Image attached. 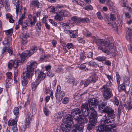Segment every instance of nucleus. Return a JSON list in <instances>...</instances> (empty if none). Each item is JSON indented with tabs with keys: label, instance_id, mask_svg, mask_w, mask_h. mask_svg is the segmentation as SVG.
Listing matches in <instances>:
<instances>
[{
	"label": "nucleus",
	"instance_id": "nucleus-1",
	"mask_svg": "<svg viewBox=\"0 0 132 132\" xmlns=\"http://www.w3.org/2000/svg\"><path fill=\"white\" fill-rule=\"evenodd\" d=\"M81 110L83 116L79 115L81 111L78 108L73 109L71 113L76 122L80 124L85 123L88 121V119L85 116L88 115L90 111L88 104L85 103L83 104L81 106Z\"/></svg>",
	"mask_w": 132,
	"mask_h": 132
},
{
	"label": "nucleus",
	"instance_id": "nucleus-2",
	"mask_svg": "<svg viewBox=\"0 0 132 132\" xmlns=\"http://www.w3.org/2000/svg\"><path fill=\"white\" fill-rule=\"evenodd\" d=\"M36 46L33 47L29 51H27L22 53L21 54L19 53L17 54V57L16 59L14 60H10L8 63V67L11 69L13 67L16 68L19 63L24 62L27 57L31 56L34 53L36 52L38 50Z\"/></svg>",
	"mask_w": 132,
	"mask_h": 132
},
{
	"label": "nucleus",
	"instance_id": "nucleus-3",
	"mask_svg": "<svg viewBox=\"0 0 132 132\" xmlns=\"http://www.w3.org/2000/svg\"><path fill=\"white\" fill-rule=\"evenodd\" d=\"M103 112L106 113L108 115L107 117L106 115L103 117L101 119V123L103 125L113 123L114 120V110L111 108L106 106L102 110Z\"/></svg>",
	"mask_w": 132,
	"mask_h": 132
},
{
	"label": "nucleus",
	"instance_id": "nucleus-4",
	"mask_svg": "<svg viewBox=\"0 0 132 132\" xmlns=\"http://www.w3.org/2000/svg\"><path fill=\"white\" fill-rule=\"evenodd\" d=\"M101 125L96 128V130L97 132L104 131V132H116V131L113 128L116 127V125L115 123L110 125H103L101 123L100 121Z\"/></svg>",
	"mask_w": 132,
	"mask_h": 132
},
{
	"label": "nucleus",
	"instance_id": "nucleus-5",
	"mask_svg": "<svg viewBox=\"0 0 132 132\" xmlns=\"http://www.w3.org/2000/svg\"><path fill=\"white\" fill-rule=\"evenodd\" d=\"M11 38L9 37L8 39H6L3 42L5 47L2 49V54H5L7 52H8L10 55H11L12 54V51L10 49V47H9L11 44Z\"/></svg>",
	"mask_w": 132,
	"mask_h": 132
},
{
	"label": "nucleus",
	"instance_id": "nucleus-6",
	"mask_svg": "<svg viewBox=\"0 0 132 132\" xmlns=\"http://www.w3.org/2000/svg\"><path fill=\"white\" fill-rule=\"evenodd\" d=\"M37 62L34 61H31L28 62L27 71L25 72L32 76L34 74V70L37 65Z\"/></svg>",
	"mask_w": 132,
	"mask_h": 132
},
{
	"label": "nucleus",
	"instance_id": "nucleus-7",
	"mask_svg": "<svg viewBox=\"0 0 132 132\" xmlns=\"http://www.w3.org/2000/svg\"><path fill=\"white\" fill-rule=\"evenodd\" d=\"M97 41L100 45L108 47L110 50L113 48V45L111 38H108L105 40L99 39Z\"/></svg>",
	"mask_w": 132,
	"mask_h": 132
},
{
	"label": "nucleus",
	"instance_id": "nucleus-8",
	"mask_svg": "<svg viewBox=\"0 0 132 132\" xmlns=\"http://www.w3.org/2000/svg\"><path fill=\"white\" fill-rule=\"evenodd\" d=\"M62 120L71 128H72L74 126V124L73 122L72 118L70 114H68L66 115Z\"/></svg>",
	"mask_w": 132,
	"mask_h": 132
},
{
	"label": "nucleus",
	"instance_id": "nucleus-9",
	"mask_svg": "<svg viewBox=\"0 0 132 132\" xmlns=\"http://www.w3.org/2000/svg\"><path fill=\"white\" fill-rule=\"evenodd\" d=\"M68 14V12L65 10H60L56 13L55 16V19L59 21H61L63 19L62 18L63 17L66 16Z\"/></svg>",
	"mask_w": 132,
	"mask_h": 132
},
{
	"label": "nucleus",
	"instance_id": "nucleus-10",
	"mask_svg": "<svg viewBox=\"0 0 132 132\" xmlns=\"http://www.w3.org/2000/svg\"><path fill=\"white\" fill-rule=\"evenodd\" d=\"M103 89V96L104 98L106 99L110 98L112 95V90L109 88L107 85H105L102 87Z\"/></svg>",
	"mask_w": 132,
	"mask_h": 132
},
{
	"label": "nucleus",
	"instance_id": "nucleus-11",
	"mask_svg": "<svg viewBox=\"0 0 132 132\" xmlns=\"http://www.w3.org/2000/svg\"><path fill=\"white\" fill-rule=\"evenodd\" d=\"M70 23L72 24L75 23H80L81 22L84 23L85 22H88L89 20L88 18H80L77 16H75L71 18V20Z\"/></svg>",
	"mask_w": 132,
	"mask_h": 132
},
{
	"label": "nucleus",
	"instance_id": "nucleus-12",
	"mask_svg": "<svg viewBox=\"0 0 132 132\" xmlns=\"http://www.w3.org/2000/svg\"><path fill=\"white\" fill-rule=\"evenodd\" d=\"M32 76L25 72L23 73V75H22V84L23 86H26L27 84L28 80L32 77Z\"/></svg>",
	"mask_w": 132,
	"mask_h": 132
},
{
	"label": "nucleus",
	"instance_id": "nucleus-13",
	"mask_svg": "<svg viewBox=\"0 0 132 132\" xmlns=\"http://www.w3.org/2000/svg\"><path fill=\"white\" fill-rule=\"evenodd\" d=\"M126 36L127 39H129L130 40V44L128 45V47L129 50L130 52L132 53V42H131V39L132 38V32L130 29L128 28L126 29Z\"/></svg>",
	"mask_w": 132,
	"mask_h": 132
},
{
	"label": "nucleus",
	"instance_id": "nucleus-14",
	"mask_svg": "<svg viewBox=\"0 0 132 132\" xmlns=\"http://www.w3.org/2000/svg\"><path fill=\"white\" fill-rule=\"evenodd\" d=\"M88 103L90 110L95 109L96 108L98 102L97 99L94 98H90L88 101Z\"/></svg>",
	"mask_w": 132,
	"mask_h": 132
},
{
	"label": "nucleus",
	"instance_id": "nucleus-15",
	"mask_svg": "<svg viewBox=\"0 0 132 132\" xmlns=\"http://www.w3.org/2000/svg\"><path fill=\"white\" fill-rule=\"evenodd\" d=\"M31 114L29 112H28L26 118V125L25 126L23 127V129L24 131L26 130V128H28L30 125V121L31 120Z\"/></svg>",
	"mask_w": 132,
	"mask_h": 132
},
{
	"label": "nucleus",
	"instance_id": "nucleus-16",
	"mask_svg": "<svg viewBox=\"0 0 132 132\" xmlns=\"http://www.w3.org/2000/svg\"><path fill=\"white\" fill-rule=\"evenodd\" d=\"M91 110H92L91 114L89 117V120L91 121H97V112L94 110V109Z\"/></svg>",
	"mask_w": 132,
	"mask_h": 132
},
{
	"label": "nucleus",
	"instance_id": "nucleus-17",
	"mask_svg": "<svg viewBox=\"0 0 132 132\" xmlns=\"http://www.w3.org/2000/svg\"><path fill=\"white\" fill-rule=\"evenodd\" d=\"M13 2L14 4L16 6V13L17 15L20 9L21 8V2L18 0H13Z\"/></svg>",
	"mask_w": 132,
	"mask_h": 132
},
{
	"label": "nucleus",
	"instance_id": "nucleus-18",
	"mask_svg": "<svg viewBox=\"0 0 132 132\" xmlns=\"http://www.w3.org/2000/svg\"><path fill=\"white\" fill-rule=\"evenodd\" d=\"M28 19L29 21H28V23H30L31 26H33L37 21L35 15L33 16V21H32V15H29L28 16Z\"/></svg>",
	"mask_w": 132,
	"mask_h": 132
},
{
	"label": "nucleus",
	"instance_id": "nucleus-19",
	"mask_svg": "<svg viewBox=\"0 0 132 132\" xmlns=\"http://www.w3.org/2000/svg\"><path fill=\"white\" fill-rule=\"evenodd\" d=\"M78 123L75 128L73 130L72 132H83L84 126L82 124L84 123Z\"/></svg>",
	"mask_w": 132,
	"mask_h": 132
},
{
	"label": "nucleus",
	"instance_id": "nucleus-20",
	"mask_svg": "<svg viewBox=\"0 0 132 132\" xmlns=\"http://www.w3.org/2000/svg\"><path fill=\"white\" fill-rule=\"evenodd\" d=\"M30 6H36L38 8H41L42 7V4L39 3L38 0H33L30 3Z\"/></svg>",
	"mask_w": 132,
	"mask_h": 132
},
{
	"label": "nucleus",
	"instance_id": "nucleus-21",
	"mask_svg": "<svg viewBox=\"0 0 132 132\" xmlns=\"http://www.w3.org/2000/svg\"><path fill=\"white\" fill-rule=\"evenodd\" d=\"M41 80L39 78H37L35 82L32 83L31 86L32 89L33 90H35L38 85L40 83Z\"/></svg>",
	"mask_w": 132,
	"mask_h": 132
},
{
	"label": "nucleus",
	"instance_id": "nucleus-22",
	"mask_svg": "<svg viewBox=\"0 0 132 132\" xmlns=\"http://www.w3.org/2000/svg\"><path fill=\"white\" fill-rule=\"evenodd\" d=\"M65 95V94L63 91H61V92L56 93L55 97L57 100L61 101L62 100L63 97Z\"/></svg>",
	"mask_w": 132,
	"mask_h": 132
},
{
	"label": "nucleus",
	"instance_id": "nucleus-23",
	"mask_svg": "<svg viewBox=\"0 0 132 132\" xmlns=\"http://www.w3.org/2000/svg\"><path fill=\"white\" fill-rule=\"evenodd\" d=\"M64 114L63 112L55 114L54 115V119L55 121H59L63 117Z\"/></svg>",
	"mask_w": 132,
	"mask_h": 132
},
{
	"label": "nucleus",
	"instance_id": "nucleus-24",
	"mask_svg": "<svg viewBox=\"0 0 132 132\" xmlns=\"http://www.w3.org/2000/svg\"><path fill=\"white\" fill-rule=\"evenodd\" d=\"M61 127L62 130L63 132H67L69 131L71 129L67 124L63 122L61 125Z\"/></svg>",
	"mask_w": 132,
	"mask_h": 132
},
{
	"label": "nucleus",
	"instance_id": "nucleus-25",
	"mask_svg": "<svg viewBox=\"0 0 132 132\" xmlns=\"http://www.w3.org/2000/svg\"><path fill=\"white\" fill-rule=\"evenodd\" d=\"M110 18H109V17L107 16L106 18V20L107 21V23L109 24L110 26L112 25V23L111 21V20L114 21L116 19V18L114 16L113 14H111L110 15Z\"/></svg>",
	"mask_w": 132,
	"mask_h": 132
},
{
	"label": "nucleus",
	"instance_id": "nucleus-26",
	"mask_svg": "<svg viewBox=\"0 0 132 132\" xmlns=\"http://www.w3.org/2000/svg\"><path fill=\"white\" fill-rule=\"evenodd\" d=\"M97 122V121H91L89 120V124L88 125L87 129L88 130H90L93 128Z\"/></svg>",
	"mask_w": 132,
	"mask_h": 132
},
{
	"label": "nucleus",
	"instance_id": "nucleus-27",
	"mask_svg": "<svg viewBox=\"0 0 132 132\" xmlns=\"http://www.w3.org/2000/svg\"><path fill=\"white\" fill-rule=\"evenodd\" d=\"M45 91L46 94L49 93L50 95V96L52 99L53 97V91L52 90L50 87H46L45 88Z\"/></svg>",
	"mask_w": 132,
	"mask_h": 132
},
{
	"label": "nucleus",
	"instance_id": "nucleus-28",
	"mask_svg": "<svg viewBox=\"0 0 132 132\" xmlns=\"http://www.w3.org/2000/svg\"><path fill=\"white\" fill-rule=\"evenodd\" d=\"M78 36V33L77 30L72 31L70 34L71 38H76Z\"/></svg>",
	"mask_w": 132,
	"mask_h": 132
},
{
	"label": "nucleus",
	"instance_id": "nucleus-29",
	"mask_svg": "<svg viewBox=\"0 0 132 132\" xmlns=\"http://www.w3.org/2000/svg\"><path fill=\"white\" fill-rule=\"evenodd\" d=\"M125 107L128 110L132 109V101L126 102L125 105Z\"/></svg>",
	"mask_w": 132,
	"mask_h": 132
},
{
	"label": "nucleus",
	"instance_id": "nucleus-30",
	"mask_svg": "<svg viewBox=\"0 0 132 132\" xmlns=\"http://www.w3.org/2000/svg\"><path fill=\"white\" fill-rule=\"evenodd\" d=\"M17 120H10L8 122V125L10 126H13L17 125Z\"/></svg>",
	"mask_w": 132,
	"mask_h": 132
},
{
	"label": "nucleus",
	"instance_id": "nucleus-31",
	"mask_svg": "<svg viewBox=\"0 0 132 132\" xmlns=\"http://www.w3.org/2000/svg\"><path fill=\"white\" fill-rule=\"evenodd\" d=\"M118 89L119 92H120L122 90H124L126 89L124 83L118 85Z\"/></svg>",
	"mask_w": 132,
	"mask_h": 132
},
{
	"label": "nucleus",
	"instance_id": "nucleus-32",
	"mask_svg": "<svg viewBox=\"0 0 132 132\" xmlns=\"http://www.w3.org/2000/svg\"><path fill=\"white\" fill-rule=\"evenodd\" d=\"M46 76V75L45 73H44L43 71H40L38 73V77L37 78L40 79H44L45 78Z\"/></svg>",
	"mask_w": 132,
	"mask_h": 132
},
{
	"label": "nucleus",
	"instance_id": "nucleus-33",
	"mask_svg": "<svg viewBox=\"0 0 132 132\" xmlns=\"http://www.w3.org/2000/svg\"><path fill=\"white\" fill-rule=\"evenodd\" d=\"M123 83L126 85H129L130 83V79L129 77L125 76L123 78Z\"/></svg>",
	"mask_w": 132,
	"mask_h": 132
},
{
	"label": "nucleus",
	"instance_id": "nucleus-34",
	"mask_svg": "<svg viewBox=\"0 0 132 132\" xmlns=\"http://www.w3.org/2000/svg\"><path fill=\"white\" fill-rule=\"evenodd\" d=\"M89 79L91 80V82L92 81L94 82H95L98 80V77L95 74L92 75Z\"/></svg>",
	"mask_w": 132,
	"mask_h": 132
},
{
	"label": "nucleus",
	"instance_id": "nucleus-35",
	"mask_svg": "<svg viewBox=\"0 0 132 132\" xmlns=\"http://www.w3.org/2000/svg\"><path fill=\"white\" fill-rule=\"evenodd\" d=\"M20 24V23H19ZM21 25L22 29V30H24L25 29H27V27L28 26L27 24L25 22L22 21L20 23Z\"/></svg>",
	"mask_w": 132,
	"mask_h": 132
},
{
	"label": "nucleus",
	"instance_id": "nucleus-36",
	"mask_svg": "<svg viewBox=\"0 0 132 132\" xmlns=\"http://www.w3.org/2000/svg\"><path fill=\"white\" fill-rule=\"evenodd\" d=\"M107 58L105 56H99L95 58V60L100 62H102L105 61Z\"/></svg>",
	"mask_w": 132,
	"mask_h": 132
},
{
	"label": "nucleus",
	"instance_id": "nucleus-37",
	"mask_svg": "<svg viewBox=\"0 0 132 132\" xmlns=\"http://www.w3.org/2000/svg\"><path fill=\"white\" fill-rule=\"evenodd\" d=\"M98 48L99 49L101 50L104 53H106L107 54H109L110 53L109 51L106 48H103L101 46H99L98 47Z\"/></svg>",
	"mask_w": 132,
	"mask_h": 132
},
{
	"label": "nucleus",
	"instance_id": "nucleus-38",
	"mask_svg": "<svg viewBox=\"0 0 132 132\" xmlns=\"http://www.w3.org/2000/svg\"><path fill=\"white\" fill-rule=\"evenodd\" d=\"M13 31V30L12 28L5 31L6 35L10 36L12 35Z\"/></svg>",
	"mask_w": 132,
	"mask_h": 132
},
{
	"label": "nucleus",
	"instance_id": "nucleus-39",
	"mask_svg": "<svg viewBox=\"0 0 132 132\" xmlns=\"http://www.w3.org/2000/svg\"><path fill=\"white\" fill-rule=\"evenodd\" d=\"M116 81L117 85L120 84V82L121 80V78L118 72H116Z\"/></svg>",
	"mask_w": 132,
	"mask_h": 132
},
{
	"label": "nucleus",
	"instance_id": "nucleus-40",
	"mask_svg": "<svg viewBox=\"0 0 132 132\" xmlns=\"http://www.w3.org/2000/svg\"><path fill=\"white\" fill-rule=\"evenodd\" d=\"M77 4L80 5L82 6H84V3L83 1L80 0H74Z\"/></svg>",
	"mask_w": 132,
	"mask_h": 132
},
{
	"label": "nucleus",
	"instance_id": "nucleus-41",
	"mask_svg": "<svg viewBox=\"0 0 132 132\" xmlns=\"http://www.w3.org/2000/svg\"><path fill=\"white\" fill-rule=\"evenodd\" d=\"M21 42L22 44H26L27 42V39L26 37L23 36L21 37Z\"/></svg>",
	"mask_w": 132,
	"mask_h": 132
},
{
	"label": "nucleus",
	"instance_id": "nucleus-42",
	"mask_svg": "<svg viewBox=\"0 0 132 132\" xmlns=\"http://www.w3.org/2000/svg\"><path fill=\"white\" fill-rule=\"evenodd\" d=\"M83 33L84 35L86 36H89L91 35V33L86 29H85L83 31Z\"/></svg>",
	"mask_w": 132,
	"mask_h": 132
},
{
	"label": "nucleus",
	"instance_id": "nucleus-43",
	"mask_svg": "<svg viewBox=\"0 0 132 132\" xmlns=\"http://www.w3.org/2000/svg\"><path fill=\"white\" fill-rule=\"evenodd\" d=\"M14 114L16 116L18 114L19 112V109L18 107H15L14 108L13 111Z\"/></svg>",
	"mask_w": 132,
	"mask_h": 132
},
{
	"label": "nucleus",
	"instance_id": "nucleus-44",
	"mask_svg": "<svg viewBox=\"0 0 132 132\" xmlns=\"http://www.w3.org/2000/svg\"><path fill=\"white\" fill-rule=\"evenodd\" d=\"M43 111L45 115L46 116H48L49 115L50 111L48 109H46L45 107L43 108Z\"/></svg>",
	"mask_w": 132,
	"mask_h": 132
},
{
	"label": "nucleus",
	"instance_id": "nucleus-45",
	"mask_svg": "<svg viewBox=\"0 0 132 132\" xmlns=\"http://www.w3.org/2000/svg\"><path fill=\"white\" fill-rule=\"evenodd\" d=\"M85 10H92L93 9V6L91 5H89L86 6L84 8Z\"/></svg>",
	"mask_w": 132,
	"mask_h": 132
},
{
	"label": "nucleus",
	"instance_id": "nucleus-46",
	"mask_svg": "<svg viewBox=\"0 0 132 132\" xmlns=\"http://www.w3.org/2000/svg\"><path fill=\"white\" fill-rule=\"evenodd\" d=\"M47 9L48 11L51 12H54L55 11V8L53 6H49Z\"/></svg>",
	"mask_w": 132,
	"mask_h": 132
},
{
	"label": "nucleus",
	"instance_id": "nucleus-47",
	"mask_svg": "<svg viewBox=\"0 0 132 132\" xmlns=\"http://www.w3.org/2000/svg\"><path fill=\"white\" fill-rule=\"evenodd\" d=\"M69 101V98L68 97H65L63 99L62 103L64 104H67L68 103Z\"/></svg>",
	"mask_w": 132,
	"mask_h": 132
},
{
	"label": "nucleus",
	"instance_id": "nucleus-48",
	"mask_svg": "<svg viewBox=\"0 0 132 132\" xmlns=\"http://www.w3.org/2000/svg\"><path fill=\"white\" fill-rule=\"evenodd\" d=\"M25 17V15L24 13L22 14L21 17L20 18L19 20V23H21L22 21H23V19Z\"/></svg>",
	"mask_w": 132,
	"mask_h": 132
},
{
	"label": "nucleus",
	"instance_id": "nucleus-49",
	"mask_svg": "<svg viewBox=\"0 0 132 132\" xmlns=\"http://www.w3.org/2000/svg\"><path fill=\"white\" fill-rule=\"evenodd\" d=\"M91 82V80H90L89 79L88 80H87L85 81H84V87H86Z\"/></svg>",
	"mask_w": 132,
	"mask_h": 132
},
{
	"label": "nucleus",
	"instance_id": "nucleus-50",
	"mask_svg": "<svg viewBox=\"0 0 132 132\" xmlns=\"http://www.w3.org/2000/svg\"><path fill=\"white\" fill-rule=\"evenodd\" d=\"M89 65L90 66H95L97 65L96 63L94 61H90L88 63Z\"/></svg>",
	"mask_w": 132,
	"mask_h": 132
},
{
	"label": "nucleus",
	"instance_id": "nucleus-51",
	"mask_svg": "<svg viewBox=\"0 0 132 132\" xmlns=\"http://www.w3.org/2000/svg\"><path fill=\"white\" fill-rule=\"evenodd\" d=\"M49 22L51 23L53 26H56L57 25V23L54 21L52 19H50L49 20Z\"/></svg>",
	"mask_w": 132,
	"mask_h": 132
},
{
	"label": "nucleus",
	"instance_id": "nucleus-52",
	"mask_svg": "<svg viewBox=\"0 0 132 132\" xmlns=\"http://www.w3.org/2000/svg\"><path fill=\"white\" fill-rule=\"evenodd\" d=\"M5 8L6 11L10 12L11 11V7L9 4L5 5Z\"/></svg>",
	"mask_w": 132,
	"mask_h": 132
},
{
	"label": "nucleus",
	"instance_id": "nucleus-53",
	"mask_svg": "<svg viewBox=\"0 0 132 132\" xmlns=\"http://www.w3.org/2000/svg\"><path fill=\"white\" fill-rule=\"evenodd\" d=\"M113 101L114 102V104L117 105L118 106L119 104V101L118 99L116 97H114Z\"/></svg>",
	"mask_w": 132,
	"mask_h": 132
},
{
	"label": "nucleus",
	"instance_id": "nucleus-54",
	"mask_svg": "<svg viewBox=\"0 0 132 132\" xmlns=\"http://www.w3.org/2000/svg\"><path fill=\"white\" fill-rule=\"evenodd\" d=\"M30 99L29 97H28L27 101L25 102V104L24 105V107H26L28 105L30 104Z\"/></svg>",
	"mask_w": 132,
	"mask_h": 132
},
{
	"label": "nucleus",
	"instance_id": "nucleus-55",
	"mask_svg": "<svg viewBox=\"0 0 132 132\" xmlns=\"http://www.w3.org/2000/svg\"><path fill=\"white\" fill-rule=\"evenodd\" d=\"M104 74L105 76L107 77V78L109 80V81L112 80L113 79V77L105 73H104Z\"/></svg>",
	"mask_w": 132,
	"mask_h": 132
},
{
	"label": "nucleus",
	"instance_id": "nucleus-56",
	"mask_svg": "<svg viewBox=\"0 0 132 132\" xmlns=\"http://www.w3.org/2000/svg\"><path fill=\"white\" fill-rule=\"evenodd\" d=\"M86 63H84L81 64L79 66V68L80 69H85L86 66Z\"/></svg>",
	"mask_w": 132,
	"mask_h": 132
},
{
	"label": "nucleus",
	"instance_id": "nucleus-57",
	"mask_svg": "<svg viewBox=\"0 0 132 132\" xmlns=\"http://www.w3.org/2000/svg\"><path fill=\"white\" fill-rule=\"evenodd\" d=\"M75 80L73 78H70L68 80V82L71 84H73Z\"/></svg>",
	"mask_w": 132,
	"mask_h": 132
},
{
	"label": "nucleus",
	"instance_id": "nucleus-58",
	"mask_svg": "<svg viewBox=\"0 0 132 132\" xmlns=\"http://www.w3.org/2000/svg\"><path fill=\"white\" fill-rule=\"evenodd\" d=\"M97 15L98 18L99 19L102 20L103 19V17L101 15V12H98L97 13Z\"/></svg>",
	"mask_w": 132,
	"mask_h": 132
},
{
	"label": "nucleus",
	"instance_id": "nucleus-59",
	"mask_svg": "<svg viewBox=\"0 0 132 132\" xmlns=\"http://www.w3.org/2000/svg\"><path fill=\"white\" fill-rule=\"evenodd\" d=\"M12 129L13 132H17L18 129L17 127V125L13 126Z\"/></svg>",
	"mask_w": 132,
	"mask_h": 132
},
{
	"label": "nucleus",
	"instance_id": "nucleus-60",
	"mask_svg": "<svg viewBox=\"0 0 132 132\" xmlns=\"http://www.w3.org/2000/svg\"><path fill=\"white\" fill-rule=\"evenodd\" d=\"M77 39L79 43H84L85 42V40L82 38L79 37Z\"/></svg>",
	"mask_w": 132,
	"mask_h": 132
},
{
	"label": "nucleus",
	"instance_id": "nucleus-61",
	"mask_svg": "<svg viewBox=\"0 0 132 132\" xmlns=\"http://www.w3.org/2000/svg\"><path fill=\"white\" fill-rule=\"evenodd\" d=\"M125 16L126 18H131V16L130 14L127 12H125Z\"/></svg>",
	"mask_w": 132,
	"mask_h": 132
},
{
	"label": "nucleus",
	"instance_id": "nucleus-62",
	"mask_svg": "<svg viewBox=\"0 0 132 132\" xmlns=\"http://www.w3.org/2000/svg\"><path fill=\"white\" fill-rule=\"evenodd\" d=\"M6 75L7 77L9 78H11V77L12 76V73L11 72H8L6 73Z\"/></svg>",
	"mask_w": 132,
	"mask_h": 132
},
{
	"label": "nucleus",
	"instance_id": "nucleus-63",
	"mask_svg": "<svg viewBox=\"0 0 132 132\" xmlns=\"http://www.w3.org/2000/svg\"><path fill=\"white\" fill-rule=\"evenodd\" d=\"M72 44L71 43H68L67 45V47L69 49L71 48L72 47Z\"/></svg>",
	"mask_w": 132,
	"mask_h": 132
},
{
	"label": "nucleus",
	"instance_id": "nucleus-64",
	"mask_svg": "<svg viewBox=\"0 0 132 132\" xmlns=\"http://www.w3.org/2000/svg\"><path fill=\"white\" fill-rule=\"evenodd\" d=\"M47 74L48 76L51 77H52L54 76V74H53L52 72L51 71H48L47 72Z\"/></svg>",
	"mask_w": 132,
	"mask_h": 132
}]
</instances>
